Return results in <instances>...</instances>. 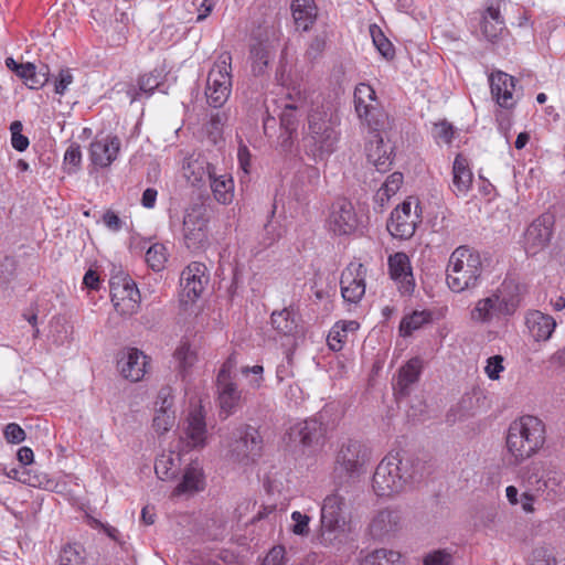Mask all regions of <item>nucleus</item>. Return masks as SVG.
Instances as JSON below:
<instances>
[{
	"label": "nucleus",
	"instance_id": "26",
	"mask_svg": "<svg viewBox=\"0 0 565 565\" xmlns=\"http://www.w3.org/2000/svg\"><path fill=\"white\" fill-rule=\"evenodd\" d=\"M524 319L531 337L536 342L548 341L557 327V323L552 316L540 310H529L525 313Z\"/></svg>",
	"mask_w": 565,
	"mask_h": 565
},
{
	"label": "nucleus",
	"instance_id": "31",
	"mask_svg": "<svg viewBox=\"0 0 565 565\" xmlns=\"http://www.w3.org/2000/svg\"><path fill=\"white\" fill-rule=\"evenodd\" d=\"M218 383V403L220 415L225 419L234 414L239 406L242 393L237 385L231 381H221Z\"/></svg>",
	"mask_w": 565,
	"mask_h": 565
},
{
	"label": "nucleus",
	"instance_id": "43",
	"mask_svg": "<svg viewBox=\"0 0 565 565\" xmlns=\"http://www.w3.org/2000/svg\"><path fill=\"white\" fill-rule=\"evenodd\" d=\"M285 234V228L280 222L269 220L263 228L259 238L260 250L269 248L277 243Z\"/></svg>",
	"mask_w": 565,
	"mask_h": 565
},
{
	"label": "nucleus",
	"instance_id": "4",
	"mask_svg": "<svg viewBox=\"0 0 565 565\" xmlns=\"http://www.w3.org/2000/svg\"><path fill=\"white\" fill-rule=\"evenodd\" d=\"M482 270L479 252L462 245L450 254L446 270V282L454 292L473 289L480 284Z\"/></svg>",
	"mask_w": 565,
	"mask_h": 565
},
{
	"label": "nucleus",
	"instance_id": "52",
	"mask_svg": "<svg viewBox=\"0 0 565 565\" xmlns=\"http://www.w3.org/2000/svg\"><path fill=\"white\" fill-rule=\"evenodd\" d=\"M454 556L446 550H435L427 553L423 558V565H452Z\"/></svg>",
	"mask_w": 565,
	"mask_h": 565
},
{
	"label": "nucleus",
	"instance_id": "46",
	"mask_svg": "<svg viewBox=\"0 0 565 565\" xmlns=\"http://www.w3.org/2000/svg\"><path fill=\"white\" fill-rule=\"evenodd\" d=\"M373 44L379 53L386 60H393L395 56V50L392 42L383 34L382 30L377 25L370 28Z\"/></svg>",
	"mask_w": 565,
	"mask_h": 565
},
{
	"label": "nucleus",
	"instance_id": "18",
	"mask_svg": "<svg viewBox=\"0 0 565 565\" xmlns=\"http://www.w3.org/2000/svg\"><path fill=\"white\" fill-rule=\"evenodd\" d=\"M366 267L350 263L341 274V295L347 302L358 303L365 294Z\"/></svg>",
	"mask_w": 565,
	"mask_h": 565
},
{
	"label": "nucleus",
	"instance_id": "34",
	"mask_svg": "<svg viewBox=\"0 0 565 565\" xmlns=\"http://www.w3.org/2000/svg\"><path fill=\"white\" fill-rule=\"evenodd\" d=\"M210 186L214 199L218 203L228 204L232 202L234 196V181L231 174L226 172L218 173V170H212Z\"/></svg>",
	"mask_w": 565,
	"mask_h": 565
},
{
	"label": "nucleus",
	"instance_id": "28",
	"mask_svg": "<svg viewBox=\"0 0 565 565\" xmlns=\"http://www.w3.org/2000/svg\"><path fill=\"white\" fill-rule=\"evenodd\" d=\"M382 130L371 131L372 137L365 145L367 160L375 166L379 171H385L392 164V149L384 142L381 136Z\"/></svg>",
	"mask_w": 565,
	"mask_h": 565
},
{
	"label": "nucleus",
	"instance_id": "16",
	"mask_svg": "<svg viewBox=\"0 0 565 565\" xmlns=\"http://www.w3.org/2000/svg\"><path fill=\"white\" fill-rule=\"evenodd\" d=\"M419 222V214L416 211H412V202L404 201L392 211L386 227L392 236L399 239H408L415 234Z\"/></svg>",
	"mask_w": 565,
	"mask_h": 565
},
{
	"label": "nucleus",
	"instance_id": "15",
	"mask_svg": "<svg viewBox=\"0 0 565 565\" xmlns=\"http://www.w3.org/2000/svg\"><path fill=\"white\" fill-rule=\"evenodd\" d=\"M359 218L351 201L338 199L331 206L328 218L329 230L339 236L350 235L355 232Z\"/></svg>",
	"mask_w": 565,
	"mask_h": 565
},
{
	"label": "nucleus",
	"instance_id": "51",
	"mask_svg": "<svg viewBox=\"0 0 565 565\" xmlns=\"http://www.w3.org/2000/svg\"><path fill=\"white\" fill-rule=\"evenodd\" d=\"M174 412L156 411L152 426L157 433L164 434L174 425Z\"/></svg>",
	"mask_w": 565,
	"mask_h": 565
},
{
	"label": "nucleus",
	"instance_id": "38",
	"mask_svg": "<svg viewBox=\"0 0 565 565\" xmlns=\"http://www.w3.org/2000/svg\"><path fill=\"white\" fill-rule=\"evenodd\" d=\"M431 312L428 310H415L405 315L399 323V335L404 338L412 335L414 331L431 322Z\"/></svg>",
	"mask_w": 565,
	"mask_h": 565
},
{
	"label": "nucleus",
	"instance_id": "56",
	"mask_svg": "<svg viewBox=\"0 0 565 565\" xmlns=\"http://www.w3.org/2000/svg\"><path fill=\"white\" fill-rule=\"evenodd\" d=\"M291 520L294 521V525L291 531L296 535H307L309 533V522L310 518L306 514H302L299 511H294L291 513Z\"/></svg>",
	"mask_w": 565,
	"mask_h": 565
},
{
	"label": "nucleus",
	"instance_id": "63",
	"mask_svg": "<svg viewBox=\"0 0 565 565\" xmlns=\"http://www.w3.org/2000/svg\"><path fill=\"white\" fill-rule=\"evenodd\" d=\"M103 222L113 232H119L125 225L124 221L111 210H107L104 213Z\"/></svg>",
	"mask_w": 565,
	"mask_h": 565
},
{
	"label": "nucleus",
	"instance_id": "36",
	"mask_svg": "<svg viewBox=\"0 0 565 565\" xmlns=\"http://www.w3.org/2000/svg\"><path fill=\"white\" fill-rule=\"evenodd\" d=\"M504 29V20L498 8L490 6L486 9L481 20V32L483 36L494 42Z\"/></svg>",
	"mask_w": 565,
	"mask_h": 565
},
{
	"label": "nucleus",
	"instance_id": "27",
	"mask_svg": "<svg viewBox=\"0 0 565 565\" xmlns=\"http://www.w3.org/2000/svg\"><path fill=\"white\" fill-rule=\"evenodd\" d=\"M146 366L147 356L135 348L124 351L118 360L121 375L131 382H138L143 377Z\"/></svg>",
	"mask_w": 565,
	"mask_h": 565
},
{
	"label": "nucleus",
	"instance_id": "13",
	"mask_svg": "<svg viewBox=\"0 0 565 565\" xmlns=\"http://www.w3.org/2000/svg\"><path fill=\"white\" fill-rule=\"evenodd\" d=\"M554 216L544 213L535 218L524 233L526 255L534 256L550 244L553 234Z\"/></svg>",
	"mask_w": 565,
	"mask_h": 565
},
{
	"label": "nucleus",
	"instance_id": "35",
	"mask_svg": "<svg viewBox=\"0 0 565 565\" xmlns=\"http://www.w3.org/2000/svg\"><path fill=\"white\" fill-rule=\"evenodd\" d=\"M273 328L285 337H291L298 333V319L296 312L291 308H284L274 311L270 316Z\"/></svg>",
	"mask_w": 565,
	"mask_h": 565
},
{
	"label": "nucleus",
	"instance_id": "59",
	"mask_svg": "<svg viewBox=\"0 0 565 565\" xmlns=\"http://www.w3.org/2000/svg\"><path fill=\"white\" fill-rule=\"evenodd\" d=\"M530 565H556L555 557L545 547L535 548Z\"/></svg>",
	"mask_w": 565,
	"mask_h": 565
},
{
	"label": "nucleus",
	"instance_id": "33",
	"mask_svg": "<svg viewBox=\"0 0 565 565\" xmlns=\"http://www.w3.org/2000/svg\"><path fill=\"white\" fill-rule=\"evenodd\" d=\"M291 13L297 30L308 31L317 20V7L313 0H292Z\"/></svg>",
	"mask_w": 565,
	"mask_h": 565
},
{
	"label": "nucleus",
	"instance_id": "10",
	"mask_svg": "<svg viewBox=\"0 0 565 565\" xmlns=\"http://www.w3.org/2000/svg\"><path fill=\"white\" fill-rule=\"evenodd\" d=\"M355 113L363 125L370 131L383 130L386 126L387 116L379 107L376 94L373 87L365 83H360L354 89Z\"/></svg>",
	"mask_w": 565,
	"mask_h": 565
},
{
	"label": "nucleus",
	"instance_id": "37",
	"mask_svg": "<svg viewBox=\"0 0 565 565\" xmlns=\"http://www.w3.org/2000/svg\"><path fill=\"white\" fill-rule=\"evenodd\" d=\"M203 489V475L201 468L189 466L185 468L181 482L175 487L174 494L193 493Z\"/></svg>",
	"mask_w": 565,
	"mask_h": 565
},
{
	"label": "nucleus",
	"instance_id": "8",
	"mask_svg": "<svg viewBox=\"0 0 565 565\" xmlns=\"http://www.w3.org/2000/svg\"><path fill=\"white\" fill-rule=\"evenodd\" d=\"M263 450V438L257 428L252 425L243 424L236 427L231 434L228 443L230 459L248 465L254 462Z\"/></svg>",
	"mask_w": 565,
	"mask_h": 565
},
{
	"label": "nucleus",
	"instance_id": "58",
	"mask_svg": "<svg viewBox=\"0 0 565 565\" xmlns=\"http://www.w3.org/2000/svg\"><path fill=\"white\" fill-rule=\"evenodd\" d=\"M504 370L503 358L501 355H493L487 360L484 372L490 380H498L500 373Z\"/></svg>",
	"mask_w": 565,
	"mask_h": 565
},
{
	"label": "nucleus",
	"instance_id": "57",
	"mask_svg": "<svg viewBox=\"0 0 565 565\" xmlns=\"http://www.w3.org/2000/svg\"><path fill=\"white\" fill-rule=\"evenodd\" d=\"M73 83V75L70 68H62L54 81V92L64 95L67 87Z\"/></svg>",
	"mask_w": 565,
	"mask_h": 565
},
{
	"label": "nucleus",
	"instance_id": "9",
	"mask_svg": "<svg viewBox=\"0 0 565 565\" xmlns=\"http://www.w3.org/2000/svg\"><path fill=\"white\" fill-rule=\"evenodd\" d=\"M369 449L359 440H348L335 457L334 473L338 479L356 480L365 472Z\"/></svg>",
	"mask_w": 565,
	"mask_h": 565
},
{
	"label": "nucleus",
	"instance_id": "24",
	"mask_svg": "<svg viewBox=\"0 0 565 565\" xmlns=\"http://www.w3.org/2000/svg\"><path fill=\"white\" fill-rule=\"evenodd\" d=\"M6 66L22 78L31 89H39L49 82L47 65H42L40 70H36L33 63H18L13 57H7Z\"/></svg>",
	"mask_w": 565,
	"mask_h": 565
},
{
	"label": "nucleus",
	"instance_id": "39",
	"mask_svg": "<svg viewBox=\"0 0 565 565\" xmlns=\"http://www.w3.org/2000/svg\"><path fill=\"white\" fill-rule=\"evenodd\" d=\"M360 565H404L399 552L377 548L361 558Z\"/></svg>",
	"mask_w": 565,
	"mask_h": 565
},
{
	"label": "nucleus",
	"instance_id": "20",
	"mask_svg": "<svg viewBox=\"0 0 565 565\" xmlns=\"http://www.w3.org/2000/svg\"><path fill=\"white\" fill-rule=\"evenodd\" d=\"M206 435L207 430L204 415L201 409L192 411L186 418L183 435L180 437L183 444V450L203 448L206 443Z\"/></svg>",
	"mask_w": 565,
	"mask_h": 565
},
{
	"label": "nucleus",
	"instance_id": "48",
	"mask_svg": "<svg viewBox=\"0 0 565 565\" xmlns=\"http://www.w3.org/2000/svg\"><path fill=\"white\" fill-rule=\"evenodd\" d=\"M328 35L326 31L317 33L308 43L305 56L307 60L313 62L321 57L327 46Z\"/></svg>",
	"mask_w": 565,
	"mask_h": 565
},
{
	"label": "nucleus",
	"instance_id": "7",
	"mask_svg": "<svg viewBox=\"0 0 565 565\" xmlns=\"http://www.w3.org/2000/svg\"><path fill=\"white\" fill-rule=\"evenodd\" d=\"M524 295L525 287L515 276L508 274L502 282L486 298L490 301L497 321H501L515 315L522 306Z\"/></svg>",
	"mask_w": 565,
	"mask_h": 565
},
{
	"label": "nucleus",
	"instance_id": "30",
	"mask_svg": "<svg viewBox=\"0 0 565 565\" xmlns=\"http://www.w3.org/2000/svg\"><path fill=\"white\" fill-rule=\"evenodd\" d=\"M424 367V361L419 356L412 358L398 371L397 382L394 385L395 394L405 396L408 394V388L412 384L419 380Z\"/></svg>",
	"mask_w": 565,
	"mask_h": 565
},
{
	"label": "nucleus",
	"instance_id": "50",
	"mask_svg": "<svg viewBox=\"0 0 565 565\" xmlns=\"http://www.w3.org/2000/svg\"><path fill=\"white\" fill-rule=\"evenodd\" d=\"M82 163V151L78 143H71L64 154V164L68 174L76 172Z\"/></svg>",
	"mask_w": 565,
	"mask_h": 565
},
{
	"label": "nucleus",
	"instance_id": "22",
	"mask_svg": "<svg viewBox=\"0 0 565 565\" xmlns=\"http://www.w3.org/2000/svg\"><path fill=\"white\" fill-rule=\"evenodd\" d=\"M344 507L345 499L338 491L327 495L321 507V526L329 532L343 526Z\"/></svg>",
	"mask_w": 565,
	"mask_h": 565
},
{
	"label": "nucleus",
	"instance_id": "45",
	"mask_svg": "<svg viewBox=\"0 0 565 565\" xmlns=\"http://www.w3.org/2000/svg\"><path fill=\"white\" fill-rule=\"evenodd\" d=\"M470 318L473 322L481 324H490L497 321V316L491 309L490 301H488L486 297L475 303V307L470 311Z\"/></svg>",
	"mask_w": 565,
	"mask_h": 565
},
{
	"label": "nucleus",
	"instance_id": "54",
	"mask_svg": "<svg viewBox=\"0 0 565 565\" xmlns=\"http://www.w3.org/2000/svg\"><path fill=\"white\" fill-rule=\"evenodd\" d=\"M3 436L7 443L14 445L21 444L26 438L24 429L17 423L6 425Z\"/></svg>",
	"mask_w": 565,
	"mask_h": 565
},
{
	"label": "nucleus",
	"instance_id": "29",
	"mask_svg": "<svg viewBox=\"0 0 565 565\" xmlns=\"http://www.w3.org/2000/svg\"><path fill=\"white\" fill-rule=\"evenodd\" d=\"M473 181L470 162L466 156L458 153L452 163V192L456 196L466 195Z\"/></svg>",
	"mask_w": 565,
	"mask_h": 565
},
{
	"label": "nucleus",
	"instance_id": "6",
	"mask_svg": "<svg viewBox=\"0 0 565 565\" xmlns=\"http://www.w3.org/2000/svg\"><path fill=\"white\" fill-rule=\"evenodd\" d=\"M232 86V55L223 52L207 73L204 89L207 104L213 108H221L230 98Z\"/></svg>",
	"mask_w": 565,
	"mask_h": 565
},
{
	"label": "nucleus",
	"instance_id": "49",
	"mask_svg": "<svg viewBox=\"0 0 565 565\" xmlns=\"http://www.w3.org/2000/svg\"><path fill=\"white\" fill-rule=\"evenodd\" d=\"M454 134V126L447 120L435 122L431 130V136L437 143L450 145Z\"/></svg>",
	"mask_w": 565,
	"mask_h": 565
},
{
	"label": "nucleus",
	"instance_id": "23",
	"mask_svg": "<svg viewBox=\"0 0 565 565\" xmlns=\"http://www.w3.org/2000/svg\"><path fill=\"white\" fill-rule=\"evenodd\" d=\"M121 141L117 136L94 140L89 146V158L94 166L108 168L118 157Z\"/></svg>",
	"mask_w": 565,
	"mask_h": 565
},
{
	"label": "nucleus",
	"instance_id": "25",
	"mask_svg": "<svg viewBox=\"0 0 565 565\" xmlns=\"http://www.w3.org/2000/svg\"><path fill=\"white\" fill-rule=\"evenodd\" d=\"M492 98L502 108H512L515 105L513 92L515 78L504 72L497 71L489 76Z\"/></svg>",
	"mask_w": 565,
	"mask_h": 565
},
{
	"label": "nucleus",
	"instance_id": "41",
	"mask_svg": "<svg viewBox=\"0 0 565 565\" xmlns=\"http://www.w3.org/2000/svg\"><path fill=\"white\" fill-rule=\"evenodd\" d=\"M188 170L190 171L188 178H192L193 183H199L205 181L210 182L212 179V170H217V168L205 159L198 158L188 163Z\"/></svg>",
	"mask_w": 565,
	"mask_h": 565
},
{
	"label": "nucleus",
	"instance_id": "11",
	"mask_svg": "<svg viewBox=\"0 0 565 565\" xmlns=\"http://www.w3.org/2000/svg\"><path fill=\"white\" fill-rule=\"evenodd\" d=\"M207 210L200 204H193L186 209L183 216V239L191 250H198L206 246L209 241Z\"/></svg>",
	"mask_w": 565,
	"mask_h": 565
},
{
	"label": "nucleus",
	"instance_id": "3",
	"mask_svg": "<svg viewBox=\"0 0 565 565\" xmlns=\"http://www.w3.org/2000/svg\"><path fill=\"white\" fill-rule=\"evenodd\" d=\"M545 425L536 416L524 415L513 420L505 436L509 466H520L545 444Z\"/></svg>",
	"mask_w": 565,
	"mask_h": 565
},
{
	"label": "nucleus",
	"instance_id": "44",
	"mask_svg": "<svg viewBox=\"0 0 565 565\" xmlns=\"http://www.w3.org/2000/svg\"><path fill=\"white\" fill-rule=\"evenodd\" d=\"M85 548L77 543L65 545L58 556L60 565H85Z\"/></svg>",
	"mask_w": 565,
	"mask_h": 565
},
{
	"label": "nucleus",
	"instance_id": "61",
	"mask_svg": "<svg viewBox=\"0 0 565 565\" xmlns=\"http://www.w3.org/2000/svg\"><path fill=\"white\" fill-rule=\"evenodd\" d=\"M404 177L401 172H393L390 174L385 182L382 184L381 189L391 195H395L403 184Z\"/></svg>",
	"mask_w": 565,
	"mask_h": 565
},
{
	"label": "nucleus",
	"instance_id": "17",
	"mask_svg": "<svg viewBox=\"0 0 565 565\" xmlns=\"http://www.w3.org/2000/svg\"><path fill=\"white\" fill-rule=\"evenodd\" d=\"M390 277L395 281L402 296L411 297L416 288L411 259L404 252H397L387 259Z\"/></svg>",
	"mask_w": 565,
	"mask_h": 565
},
{
	"label": "nucleus",
	"instance_id": "64",
	"mask_svg": "<svg viewBox=\"0 0 565 565\" xmlns=\"http://www.w3.org/2000/svg\"><path fill=\"white\" fill-rule=\"evenodd\" d=\"M296 109H297L296 105L287 104V105H285V107L280 114V122L287 130L294 129V127L296 125V117L294 114Z\"/></svg>",
	"mask_w": 565,
	"mask_h": 565
},
{
	"label": "nucleus",
	"instance_id": "19",
	"mask_svg": "<svg viewBox=\"0 0 565 565\" xmlns=\"http://www.w3.org/2000/svg\"><path fill=\"white\" fill-rule=\"evenodd\" d=\"M207 281L205 265L198 262L191 263L182 270L180 277L183 297H186L188 301H194L201 296Z\"/></svg>",
	"mask_w": 565,
	"mask_h": 565
},
{
	"label": "nucleus",
	"instance_id": "40",
	"mask_svg": "<svg viewBox=\"0 0 565 565\" xmlns=\"http://www.w3.org/2000/svg\"><path fill=\"white\" fill-rule=\"evenodd\" d=\"M179 458H174L173 454H162L154 461V472L161 480H170L178 473Z\"/></svg>",
	"mask_w": 565,
	"mask_h": 565
},
{
	"label": "nucleus",
	"instance_id": "14",
	"mask_svg": "<svg viewBox=\"0 0 565 565\" xmlns=\"http://www.w3.org/2000/svg\"><path fill=\"white\" fill-rule=\"evenodd\" d=\"M326 428L316 418L306 419L290 428V438L299 443L303 452L309 455L320 450L324 444Z\"/></svg>",
	"mask_w": 565,
	"mask_h": 565
},
{
	"label": "nucleus",
	"instance_id": "53",
	"mask_svg": "<svg viewBox=\"0 0 565 565\" xmlns=\"http://www.w3.org/2000/svg\"><path fill=\"white\" fill-rule=\"evenodd\" d=\"M347 339L348 334L344 332L343 329L340 328V322H337L329 331L327 341L329 348L332 351L338 352L342 350L344 343L347 342Z\"/></svg>",
	"mask_w": 565,
	"mask_h": 565
},
{
	"label": "nucleus",
	"instance_id": "47",
	"mask_svg": "<svg viewBox=\"0 0 565 565\" xmlns=\"http://www.w3.org/2000/svg\"><path fill=\"white\" fill-rule=\"evenodd\" d=\"M173 356L183 376L189 372V370L194 365L196 361V353L188 343H182L179 345Z\"/></svg>",
	"mask_w": 565,
	"mask_h": 565
},
{
	"label": "nucleus",
	"instance_id": "12",
	"mask_svg": "<svg viewBox=\"0 0 565 565\" xmlns=\"http://www.w3.org/2000/svg\"><path fill=\"white\" fill-rule=\"evenodd\" d=\"M111 302L120 315L134 313L140 301V292L136 282L128 277L113 278L110 280Z\"/></svg>",
	"mask_w": 565,
	"mask_h": 565
},
{
	"label": "nucleus",
	"instance_id": "1",
	"mask_svg": "<svg viewBox=\"0 0 565 565\" xmlns=\"http://www.w3.org/2000/svg\"><path fill=\"white\" fill-rule=\"evenodd\" d=\"M423 463L418 459L401 458L398 454H388L377 465L372 487L379 497H392L401 493L423 478Z\"/></svg>",
	"mask_w": 565,
	"mask_h": 565
},
{
	"label": "nucleus",
	"instance_id": "5",
	"mask_svg": "<svg viewBox=\"0 0 565 565\" xmlns=\"http://www.w3.org/2000/svg\"><path fill=\"white\" fill-rule=\"evenodd\" d=\"M524 489H531L539 498L555 503L565 495V475L541 461H533L519 471Z\"/></svg>",
	"mask_w": 565,
	"mask_h": 565
},
{
	"label": "nucleus",
	"instance_id": "60",
	"mask_svg": "<svg viewBox=\"0 0 565 565\" xmlns=\"http://www.w3.org/2000/svg\"><path fill=\"white\" fill-rule=\"evenodd\" d=\"M173 396L169 387H163L159 391L156 401V411L173 412Z\"/></svg>",
	"mask_w": 565,
	"mask_h": 565
},
{
	"label": "nucleus",
	"instance_id": "55",
	"mask_svg": "<svg viewBox=\"0 0 565 565\" xmlns=\"http://www.w3.org/2000/svg\"><path fill=\"white\" fill-rule=\"evenodd\" d=\"M160 85V75L154 73L145 74L138 79V87L140 93L147 96L151 95Z\"/></svg>",
	"mask_w": 565,
	"mask_h": 565
},
{
	"label": "nucleus",
	"instance_id": "2",
	"mask_svg": "<svg viewBox=\"0 0 565 565\" xmlns=\"http://www.w3.org/2000/svg\"><path fill=\"white\" fill-rule=\"evenodd\" d=\"M341 119L338 111L330 106H317L308 116L307 153L316 162L329 158L340 140Z\"/></svg>",
	"mask_w": 565,
	"mask_h": 565
},
{
	"label": "nucleus",
	"instance_id": "62",
	"mask_svg": "<svg viewBox=\"0 0 565 565\" xmlns=\"http://www.w3.org/2000/svg\"><path fill=\"white\" fill-rule=\"evenodd\" d=\"M285 547L274 546L263 561L262 565H285Z\"/></svg>",
	"mask_w": 565,
	"mask_h": 565
},
{
	"label": "nucleus",
	"instance_id": "21",
	"mask_svg": "<svg viewBox=\"0 0 565 565\" xmlns=\"http://www.w3.org/2000/svg\"><path fill=\"white\" fill-rule=\"evenodd\" d=\"M402 527V514L398 510L384 509L377 512L370 523V534L374 540L383 541L394 536Z\"/></svg>",
	"mask_w": 565,
	"mask_h": 565
},
{
	"label": "nucleus",
	"instance_id": "42",
	"mask_svg": "<svg viewBox=\"0 0 565 565\" xmlns=\"http://www.w3.org/2000/svg\"><path fill=\"white\" fill-rule=\"evenodd\" d=\"M147 265L153 271H161L168 262V249L162 243L152 244L146 252L145 256Z\"/></svg>",
	"mask_w": 565,
	"mask_h": 565
},
{
	"label": "nucleus",
	"instance_id": "32",
	"mask_svg": "<svg viewBox=\"0 0 565 565\" xmlns=\"http://www.w3.org/2000/svg\"><path fill=\"white\" fill-rule=\"evenodd\" d=\"M275 55L274 49L268 41H257L250 45L249 58L252 72L255 76L264 75Z\"/></svg>",
	"mask_w": 565,
	"mask_h": 565
}]
</instances>
